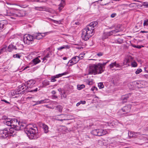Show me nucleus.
Wrapping results in <instances>:
<instances>
[{
	"instance_id": "nucleus-1",
	"label": "nucleus",
	"mask_w": 148,
	"mask_h": 148,
	"mask_svg": "<svg viewBox=\"0 0 148 148\" xmlns=\"http://www.w3.org/2000/svg\"><path fill=\"white\" fill-rule=\"evenodd\" d=\"M98 25V22L94 21L90 23L82 31V37L84 41H87L94 34V29Z\"/></svg>"
},
{
	"instance_id": "nucleus-2",
	"label": "nucleus",
	"mask_w": 148,
	"mask_h": 148,
	"mask_svg": "<svg viewBox=\"0 0 148 148\" xmlns=\"http://www.w3.org/2000/svg\"><path fill=\"white\" fill-rule=\"evenodd\" d=\"M108 62L103 64L99 63L97 64H93L90 66L88 70V74H94V75L101 73L104 69L103 66L105 65Z\"/></svg>"
},
{
	"instance_id": "nucleus-3",
	"label": "nucleus",
	"mask_w": 148,
	"mask_h": 148,
	"mask_svg": "<svg viewBox=\"0 0 148 148\" xmlns=\"http://www.w3.org/2000/svg\"><path fill=\"white\" fill-rule=\"evenodd\" d=\"M27 136L31 139H36L39 137L37 127L32 126L31 125L27 126L26 130H25Z\"/></svg>"
},
{
	"instance_id": "nucleus-4",
	"label": "nucleus",
	"mask_w": 148,
	"mask_h": 148,
	"mask_svg": "<svg viewBox=\"0 0 148 148\" xmlns=\"http://www.w3.org/2000/svg\"><path fill=\"white\" fill-rule=\"evenodd\" d=\"M4 123L8 126H10L12 128H14L16 130L18 126L19 125V122L17 119H7L3 121Z\"/></svg>"
},
{
	"instance_id": "nucleus-5",
	"label": "nucleus",
	"mask_w": 148,
	"mask_h": 148,
	"mask_svg": "<svg viewBox=\"0 0 148 148\" xmlns=\"http://www.w3.org/2000/svg\"><path fill=\"white\" fill-rule=\"evenodd\" d=\"M36 82V81L34 80H30L26 82L25 84H23L21 86H19V88L20 89V90H22L23 91H25L27 89L31 88Z\"/></svg>"
},
{
	"instance_id": "nucleus-6",
	"label": "nucleus",
	"mask_w": 148,
	"mask_h": 148,
	"mask_svg": "<svg viewBox=\"0 0 148 148\" xmlns=\"http://www.w3.org/2000/svg\"><path fill=\"white\" fill-rule=\"evenodd\" d=\"M5 15L11 16L10 18L12 19H15V17H21L24 15V12L22 11H19L17 13H14L12 12L8 11Z\"/></svg>"
},
{
	"instance_id": "nucleus-7",
	"label": "nucleus",
	"mask_w": 148,
	"mask_h": 148,
	"mask_svg": "<svg viewBox=\"0 0 148 148\" xmlns=\"http://www.w3.org/2000/svg\"><path fill=\"white\" fill-rule=\"evenodd\" d=\"M32 35L28 34L25 35L24 36L23 38V41L25 43L29 44L30 43H32L33 41Z\"/></svg>"
},
{
	"instance_id": "nucleus-8",
	"label": "nucleus",
	"mask_w": 148,
	"mask_h": 148,
	"mask_svg": "<svg viewBox=\"0 0 148 148\" xmlns=\"http://www.w3.org/2000/svg\"><path fill=\"white\" fill-rule=\"evenodd\" d=\"M8 130L6 129L0 130V139H5L7 138L10 134Z\"/></svg>"
},
{
	"instance_id": "nucleus-9",
	"label": "nucleus",
	"mask_w": 148,
	"mask_h": 148,
	"mask_svg": "<svg viewBox=\"0 0 148 148\" xmlns=\"http://www.w3.org/2000/svg\"><path fill=\"white\" fill-rule=\"evenodd\" d=\"M111 29L110 28L106 29L104 31L102 39L103 40L106 39L111 35Z\"/></svg>"
},
{
	"instance_id": "nucleus-10",
	"label": "nucleus",
	"mask_w": 148,
	"mask_h": 148,
	"mask_svg": "<svg viewBox=\"0 0 148 148\" xmlns=\"http://www.w3.org/2000/svg\"><path fill=\"white\" fill-rule=\"evenodd\" d=\"M131 106L130 105L124 106L120 110V112L122 114H125L130 112L131 110Z\"/></svg>"
},
{
	"instance_id": "nucleus-11",
	"label": "nucleus",
	"mask_w": 148,
	"mask_h": 148,
	"mask_svg": "<svg viewBox=\"0 0 148 148\" xmlns=\"http://www.w3.org/2000/svg\"><path fill=\"white\" fill-rule=\"evenodd\" d=\"M80 54L79 56H76L73 57L71 60L69 61V62L71 64H70V66H72L73 64H74L77 63L80 59Z\"/></svg>"
},
{
	"instance_id": "nucleus-12",
	"label": "nucleus",
	"mask_w": 148,
	"mask_h": 148,
	"mask_svg": "<svg viewBox=\"0 0 148 148\" xmlns=\"http://www.w3.org/2000/svg\"><path fill=\"white\" fill-rule=\"evenodd\" d=\"M42 33H34L32 35L33 40L34 39L40 40L44 36L42 35Z\"/></svg>"
},
{
	"instance_id": "nucleus-13",
	"label": "nucleus",
	"mask_w": 148,
	"mask_h": 148,
	"mask_svg": "<svg viewBox=\"0 0 148 148\" xmlns=\"http://www.w3.org/2000/svg\"><path fill=\"white\" fill-rule=\"evenodd\" d=\"M8 24V21L6 20L0 21V31H2L5 28Z\"/></svg>"
},
{
	"instance_id": "nucleus-14",
	"label": "nucleus",
	"mask_w": 148,
	"mask_h": 148,
	"mask_svg": "<svg viewBox=\"0 0 148 148\" xmlns=\"http://www.w3.org/2000/svg\"><path fill=\"white\" fill-rule=\"evenodd\" d=\"M145 83L144 81H137L135 82V85L138 88H143L145 87Z\"/></svg>"
},
{
	"instance_id": "nucleus-15",
	"label": "nucleus",
	"mask_w": 148,
	"mask_h": 148,
	"mask_svg": "<svg viewBox=\"0 0 148 148\" xmlns=\"http://www.w3.org/2000/svg\"><path fill=\"white\" fill-rule=\"evenodd\" d=\"M58 130L59 132H62L63 134H65L69 130L66 127L64 126H60L58 128Z\"/></svg>"
},
{
	"instance_id": "nucleus-16",
	"label": "nucleus",
	"mask_w": 148,
	"mask_h": 148,
	"mask_svg": "<svg viewBox=\"0 0 148 148\" xmlns=\"http://www.w3.org/2000/svg\"><path fill=\"white\" fill-rule=\"evenodd\" d=\"M26 127L27 126L25 123L22 122H19V125L16 128V130H22L25 128V130H26Z\"/></svg>"
},
{
	"instance_id": "nucleus-17",
	"label": "nucleus",
	"mask_w": 148,
	"mask_h": 148,
	"mask_svg": "<svg viewBox=\"0 0 148 148\" xmlns=\"http://www.w3.org/2000/svg\"><path fill=\"white\" fill-rule=\"evenodd\" d=\"M120 26L118 25L115 28L114 27H112V34H115L116 33L120 32L121 30L120 28Z\"/></svg>"
},
{
	"instance_id": "nucleus-18",
	"label": "nucleus",
	"mask_w": 148,
	"mask_h": 148,
	"mask_svg": "<svg viewBox=\"0 0 148 148\" xmlns=\"http://www.w3.org/2000/svg\"><path fill=\"white\" fill-rule=\"evenodd\" d=\"M97 136H101L104 135L106 134V132L105 130L102 129H97Z\"/></svg>"
},
{
	"instance_id": "nucleus-19",
	"label": "nucleus",
	"mask_w": 148,
	"mask_h": 148,
	"mask_svg": "<svg viewBox=\"0 0 148 148\" xmlns=\"http://www.w3.org/2000/svg\"><path fill=\"white\" fill-rule=\"evenodd\" d=\"M65 5V0H62L61 2L58 5V10L60 12L63 8Z\"/></svg>"
},
{
	"instance_id": "nucleus-20",
	"label": "nucleus",
	"mask_w": 148,
	"mask_h": 148,
	"mask_svg": "<svg viewBox=\"0 0 148 148\" xmlns=\"http://www.w3.org/2000/svg\"><path fill=\"white\" fill-rule=\"evenodd\" d=\"M40 125L42 126V128L43 129L45 133H46L48 132V126L44 123H41Z\"/></svg>"
},
{
	"instance_id": "nucleus-21",
	"label": "nucleus",
	"mask_w": 148,
	"mask_h": 148,
	"mask_svg": "<svg viewBox=\"0 0 148 148\" xmlns=\"http://www.w3.org/2000/svg\"><path fill=\"white\" fill-rule=\"evenodd\" d=\"M112 70H113V69H112V68L114 67H116V68H114V70H118V69H116L117 67H120L121 66L119 64L116 63V62H115L113 63H112Z\"/></svg>"
},
{
	"instance_id": "nucleus-22",
	"label": "nucleus",
	"mask_w": 148,
	"mask_h": 148,
	"mask_svg": "<svg viewBox=\"0 0 148 148\" xmlns=\"http://www.w3.org/2000/svg\"><path fill=\"white\" fill-rule=\"evenodd\" d=\"M131 95V93H129V94L127 95H126L123 96L122 99L123 101V103H125L126 102L127 100V99L129 97V96H130Z\"/></svg>"
},
{
	"instance_id": "nucleus-23",
	"label": "nucleus",
	"mask_w": 148,
	"mask_h": 148,
	"mask_svg": "<svg viewBox=\"0 0 148 148\" xmlns=\"http://www.w3.org/2000/svg\"><path fill=\"white\" fill-rule=\"evenodd\" d=\"M138 134L137 133H135L132 132H130L128 133V135L130 137H134L136 138Z\"/></svg>"
},
{
	"instance_id": "nucleus-24",
	"label": "nucleus",
	"mask_w": 148,
	"mask_h": 148,
	"mask_svg": "<svg viewBox=\"0 0 148 148\" xmlns=\"http://www.w3.org/2000/svg\"><path fill=\"white\" fill-rule=\"evenodd\" d=\"M8 49V51L11 52L12 50L16 49V46H14L13 45L11 44L9 46Z\"/></svg>"
},
{
	"instance_id": "nucleus-25",
	"label": "nucleus",
	"mask_w": 148,
	"mask_h": 148,
	"mask_svg": "<svg viewBox=\"0 0 148 148\" xmlns=\"http://www.w3.org/2000/svg\"><path fill=\"white\" fill-rule=\"evenodd\" d=\"M102 2L101 3V5H106L110 2V0H99Z\"/></svg>"
},
{
	"instance_id": "nucleus-26",
	"label": "nucleus",
	"mask_w": 148,
	"mask_h": 148,
	"mask_svg": "<svg viewBox=\"0 0 148 148\" xmlns=\"http://www.w3.org/2000/svg\"><path fill=\"white\" fill-rule=\"evenodd\" d=\"M69 72H66L62 73L59 74L55 76V77L56 78H58L59 77H62V75H66Z\"/></svg>"
},
{
	"instance_id": "nucleus-27",
	"label": "nucleus",
	"mask_w": 148,
	"mask_h": 148,
	"mask_svg": "<svg viewBox=\"0 0 148 148\" xmlns=\"http://www.w3.org/2000/svg\"><path fill=\"white\" fill-rule=\"evenodd\" d=\"M15 130H16L14 128H12L10 130V131H8L9 132V136H13V135L15 134L14 133V131Z\"/></svg>"
},
{
	"instance_id": "nucleus-28",
	"label": "nucleus",
	"mask_w": 148,
	"mask_h": 148,
	"mask_svg": "<svg viewBox=\"0 0 148 148\" xmlns=\"http://www.w3.org/2000/svg\"><path fill=\"white\" fill-rule=\"evenodd\" d=\"M32 62L34 65H35L40 62V60H39L38 58H36L33 59L32 60Z\"/></svg>"
},
{
	"instance_id": "nucleus-29",
	"label": "nucleus",
	"mask_w": 148,
	"mask_h": 148,
	"mask_svg": "<svg viewBox=\"0 0 148 148\" xmlns=\"http://www.w3.org/2000/svg\"><path fill=\"white\" fill-rule=\"evenodd\" d=\"M69 48V47L68 45H63V46L58 48L57 49L58 50H61L63 49Z\"/></svg>"
},
{
	"instance_id": "nucleus-30",
	"label": "nucleus",
	"mask_w": 148,
	"mask_h": 148,
	"mask_svg": "<svg viewBox=\"0 0 148 148\" xmlns=\"http://www.w3.org/2000/svg\"><path fill=\"white\" fill-rule=\"evenodd\" d=\"M62 107L60 105H58L56 106V110H58L60 112H61L62 111Z\"/></svg>"
},
{
	"instance_id": "nucleus-31",
	"label": "nucleus",
	"mask_w": 148,
	"mask_h": 148,
	"mask_svg": "<svg viewBox=\"0 0 148 148\" xmlns=\"http://www.w3.org/2000/svg\"><path fill=\"white\" fill-rule=\"evenodd\" d=\"M42 101H41V100L39 101H33V102L34 103H35L34 104L33 106H35L40 104H42Z\"/></svg>"
},
{
	"instance_id": "nucleus-32",
	"label": "nucleus",
	"mask_w": 148,
	"mask_h": 148,
	"mask_svg": "<svg viewBox=\"0 0 148 148\" xmlns=\"http://www.w3.org/2000/svg\"><path fill=\"white\" fill-rule=\"evenodd\" d=\"M34 8L36 10L39 11H42L45 9L43 7H35Z\"/></svg>"
},
{
	"instance_id": "nucleus-33",
	"label": "nucleus",
	"mask_w": 148,
	"mask_h": 148,
	"mask_svg": "<svg viewBox=\"0 0 148 148\" xmlns=\"http://www.w3.org/2000/svg\"><path fill=\"white\" fill-rule=\"evenodd\" d=\"M85 87V86L84 85L82 84V85H77V88L79 90H81L82 89L84 88Z\"/></svg>"
},
{
	"instance_id": "nucleus-34",
	"label": "nucleus",
	"mask_w": 148,
	"mask_h": 148,
	"mask_svg": "<svg viewBox=\"0 0 148 148\" xmlns=\"http://www.w3.org/2000/svg\"><path fill=\"white\" fill-rule=\"evenodd\" d=\"M97 129H95L93 130H92L91 132V133L92 134L95 135L96 136H97V135H98V134H97Z\"/></svg>"
},
{
	"instance_id": "nucleus-35",
	"label": "nucleus",
	"mask_w": 148,
	"mask_h": 148,
	"mask_svg": "<svg viewBox=\"0 0 148 148\" xmlns=\"http://www.w3.org/2000/svg\"><path fill=\"white\" fill-rule=\"evenodd\" d=\"M60 94L62 98L63 97L64 98H66V96L65 95V92L64 91H62L61 92Z\"/></svg>"
},
{
	"instance_id": "nucleus-36",
	"label": "nucleus",
	"mask_w": 148,
	"mask_h": 148,
	"mask_svg": "<svg viewBox=\"0 0 148 148\" xmlns=\"http://www.w3.org/2000/svg\"><path fill=\"white\" fill-rule=\"evenodd\" d=\"M6 47V46H5L4 47H3L1 49V50H0V55L2 54L3 53V52L5 51Z\"/></svg>"
},
{
	"instance_id": "nucleus-37",
	"label": "nucleus",
	"mask_w": 148,
	"mask_h": 148,
	"mask_svg": "<svg viewBox=\"0 0 148 148\" xmlns=\"http://www.w3.org/2000/svg\"><path fill=\"white\" fill-rule=\"evenodd\" d=\"M43 85L45 86H46L49 85V82L47 80H45L42 82Z\"/></svg>"
},
{
	"instance_id": "nucleus-38",
	"label": "nucleus",
	"mask_w": 148,
	"mask_h": 148,
	"mask_svg": "<svg viewBox=\"0 0 148 148\" xmlns=\"http://www.w3.org/2000/svg\"><path fill=\"white\" fill-rule=\"evenodd\" d=\"M131 64L132 66L134 67H136L137 66V64L135 62H132Z\"/></svg>"
},
{
	"instance_id": "nucleus-39",
	"label": "nucleus",
	"mask_w": 148,
	"mask_h": 148,
	"mask_svg": "<svg viewBox=\"0 0 148 148\" xmlns=\"http://www.w3.org/2000/svg\"><path fill=\"white\" fill-rule=\"evenodd\" d=\"M98 86L100 89L103 88L104 86L102 83H99L98 84Z\"/></svg>"
},
{
	"instance_id": "nucleus-40",
	"label": "nucleus",
	"mask_w": 148,
	"mask_h": 148,
	"mask_svg": "<svg viewBox=\"0 0 148 148\" xmlns=\"http://www.w3.org/2000/svg\"><path fill=\"white\" fill-rule=\"evenodd\" d=\"M142 71V70L141 69H138L136 71L135 73L137 75L139 74Z\"/></svg>"
},
{
	"instance_id": "nucleus-41",
	"label": "nucleus",
	"mask_w": 148,
	"mask_h": 148,
	"mask_svg": "<svg viewBox=\"0 0 148 148\" xmlns=\"http://www.w3.org/2000/svg\"><path fill=\"white\" fill-rule=\"evenodd\" d=\"M13 57L14 58H20L21 56L19 55V54H16L15 55H14L13 56Z\"/></svg>"
},
{
	"instance_id": "nucleus-42",
	"label": "nucleus",
	"mask_w": 148,
	"mask_h": 148,
	"mask_svg": "<svg viewBox=\"0 0 148 148\" xmlns=\"http://www.w3.org/2000/svg\"><path fill=\"white\" fill-rule=\"evenodd\" d=\"M131 58V57H130L128 59H125V61L127 62V64H128L129 63L131 62L130 60Z\"/></svg>"
},
{
	"instance_id": "nucleus-43",
	"label": "nucleus",
	"mask_w": 148,
	"mask_h": 148,
	"mask_svg": "<svg viewBox=\"0 0 148 148\" xmlns=\"http://www.w3.org/2000/svg\"><path fill=\"white\" fill-rule=\"evenodd\" d=\"M122 41L121 40V39H119L116 40H115V42L116 43H119V44L121 43Z\"/></svg>"
},
{
	"instance_id": "nucleus-44",
	"label": "nucleus",
	"mask_w": 148,
	"mask_h": 148,
	"mask_svg": "<svg viewBox=\"0 0 148 148\" xmlns=\"http://www.w3.org/2000/svg\"><path fill=\"white\" fill-rule=\"evenodd\" d=\"M49 57V53H47L46 55L43 58V61L45 60H46V58H48Z\"/></svg>"
},
{
	"instance_id": "nucleus-45",
	"label": "nucleus",
	"mask_w": 148,
	"mask_h": 148,
	"mask_svg": "<svg viewBox=\"0 0 148 148\" xmlns=\"http://www.w3.org/2000/svg\"><path fill=\"white\" fill-rule=\"evenodd\" d=\"M86 83L88 85H91L92 84L93 82L92 80L90 81L87 80L86 81Z\"/></svg>"
},
{
	"instance_id": "nucleus-46",
	"label": "nucleus",
	"mask_w": 148,
	"mask_h": 148,
	"mask_svg": "<svg viewBox=\"0 0 148 148\" xmlns=\"http://www.w3.org/2000/svg\"><path fill=\"white\" fill-rule=\"evenodd\" d=\"M143 25L144 26H145L148 25V21H145L143 23Z\"/></svg>"
},
{
	"instance_id": "nucleus-47",
	"label": "nucleus",
	"mask_w": 148,
	"mask_h": 148,
	"mask_svg": "<svg viewBox=\"0 0 148 148\" xmlns=\"http://www.w3.org/2000/svg\"><path fill=\"white\" fill-rule=\"evenodd\" d=\"M41 101H42V103H47L49 102V100L48 99H45L44 100H41Z\"/></svg>"
},
{
	"instance_id": "nucleus-48",
	"label": "nucleus",
	"mask_w": 148,
	"mask_h": 148,
	"mask_svg": "<svg viewBox=\"0 0 148 148\" xmlns=\"http://www.w3.org/2000/svg\"><path fill=\"white\" fill-rule=\"evenodd\" d=\"M55 78H56L55 77V76L53 77H52L51 78V82H55L56 81Z\"/></svg>"
},
{
	"instance_id": "nucleus-49",
	"label": "nucleus",
	"mask_w": 148,
	"mask_h": 148,
	"mask_svg": "<svg viewBox=\"0 0 148 148\" xmlns=\"http://www.w3.org/2000/svg\"><path fill=\"white\" fill-rule=\"evenodd\" d=\"M38 91V88H36L34 90H32L29 91L31 92H36Z\"/></svg>"
},
{
	"instance_id": "nucleus-50",
	"label": "nucleus",
	"mask_w": 148,
	"mask_h": 148,
	"mask_svg": "<svg viewBox=\"0 0 148 148\" xmlns=\"http://www.w3.org/2000/svg\"><path fill=\"white\" fill-rule=\"evenodd\" d=\"M97 90L98 89H97V88L95 86H94L93 87H92L91 89V90L92 91H94L95 90Z\"/></svg>"
},
{
	"instance_id": "nucleus-51",
	"label": "nucleus",
	"mask_w": 148,
	"mask_h": 148,
	"mask_svg": "<svg viewBox=\"0 0 148 148\" xmlns=\"http://www.w3.org/2000/svg\"><path fill=\"white\" fill-rule=\"evenodd\" d=\"M103 55V53L101 52H100L97 54V55L98 56H101Z\"/></svg>"
},
{
	"instance_id": "nucleus-52",
	"label": "nucleus",
	"mask_w": 148,
	"mask_h": 148,
	"mask_svg": "<svg viewBox=\"0 0 148 148\" xmlns=\"http://www.w3.org/2000/svg\"><path fill=\"white\" fill-rule=\"evenodd\" d=\"M52 98L53 99H55L58 98L57 96L55 95H53L52 96Z\"/></svg>"
},
{
	"instance_id": "nucleus-53",
	"label": "nucleus",
	"mask_w": 148,
	"mask_h": 148,
	"mask_svg": "<svg viewBox=\"0 0 148 148\" xmlns=\"http://www.w3.org/2000/svg\"><path fill=\"white\" fill-rule=\"evenodd\" d=\"M1 101H2L5 102L6 103L10 104V102H9L8 101H7L5 99H1Z\"/></svg>"
},
{
	"instance_id": "nucleus-54",
	"label": "nucleus",
	"mask_w": 148,
	"mask_h": 148,
	"mask_svg": "<svg viewBox=\"0 0 148 148\" xmlns=\"http://www.w3.org/2000/svg\"><path fill=\"white\" fill-rule=\"evenodd\" d=\"M81 104H85L86 102V101H79Z\"/></svg>"
},
{
	"instance_id": "nucleus-55",
	"label": "nucleus",
	"mask_w": 148,
	"mask_h": 148,
	"mask_svg": "<svg viewBox=\"0 0 148 148\" xmlns=\"http://www.w3.org/2000/svg\"><path fill=\"white\" fill-rule=\"evenodd\" d=\"M123 64L124 65H129V64H127V63L125 61V59L124 60Z\"/></svg>"
},
{
	"instance_id": "nucleus-56",
	"label": "nucleus",
	"mask_w": 148,
	"mask_h": 148,
	"mask_svg": "<svg viewBox=\"0 0 148 148\" xmlns=\"http://www.w3.org/2000/svg\"><path fill=\"white\" fill-rule=\"evenodd\" d=\"M116 14L115 13L112 14V18L116 16Z\"/></svg>"
},
{
	"instance_id": "nucleus-57",
	"label": "nucleus",
	"mask_w": 148,
	"mask_h": 148,
	"mask_svg": "<svg viewBox=\"0 0 148 148\" xmlns=\"http://www.w3.org/2000/svg\"><path fill=\"white\" fill-rule=\"evenodd\" d=\"M145 70L146 71H147V73H148V66L145 67Z\"/></svg>"
},
{
	"instance_id": "nucleus-58",
	"label": "nucleus",
	"mask_w": 148,
	"mask_h": 148,
	"mask_svg": "<svg viewBox=\"0 0 148 148\" xmlns=\"http://www.w3.org/2000/svg\"><path fill=\"white\" fill-rule=\"evenodd\" d=\"M144 5L146 6L147 7H148V3H144Z\"/></svg>"
},
{
	"instance_id": "nucleus-59",
	"label": "nucleus",
	"mask_w": 148,
	"mask_h": 148,
	"mask_svg": "<svg viewBox=\"0 0 148 148\" xmlns=\"http://www.w3.org/2000/svg\"><path fill=\"white\" fill-rule=\"evenodd\" d=\"M56 92L55 90H53L51 92V93L53 95H54L56 94Z\"/></svg>"
},
{
	"instance_id": "nucleus-60",
	"label": "nucleus",
	"mask_w": 148,
	"mask_h": 148,
	"mask_svg": "<svg viewBox=\"0 0 148 148\" xmlns=\"http://www.w3.org/2000/svg\"><path fill=\"white\" fill-rule=\"evenodd\" d=\"M81 104V103H80V102H78V103H77L76 104V106H79L80 104Z\"/></svg>"
},
{
	"instance_id": "nucleus-61",
	"label": "nucleus",
	"mask_w": 148,
	"mask_h": 148,
	"mask_svg": "<svg viewBox=\"0 0 148 148\" xmlns=\"http://www.w3.org/2000/svg\"><path fill=\"white\" fill-rule=\"evenodd\" d=\"M75 24L76 25H79V23L78 22H75Z\"/></svg>"
},
{
	"instance_id": "nucleus-62",
	"label": "nucleus",
	"mask_w": 148,
	"mask_h": 148,
	"mask_svg": "<svg viewBox=\"0 0 148 148\" xmlns=\"http://www.w3.org/2000/svg\"><path fill=\"white\" fill-rule=\"evenodd\" d=\"M58 90L60 92H61L62 91H63L61 89V88H60L58 89Z\"/></svg>"
},
{
	"instance_id": "nucleus-63",
	"label": "nucleus",
	"mask_w": 148,
	"mask_h": 148,
	"mask_svg": "<svg viewBox=\"0 0 148 148\" xmlns=\"http://www.w3.org/2000/svg\"><path fill=\"white\" fill-rule=\"evenodd\" d=\"M141 47L140 46H137L136 48L140 49L141 48Z\"/></svg>"
},
{
	"instance_id": "nucleus-64",
	"label": "nucleus",
	"mask_w": 148,
	"mask_h": 148,
	"mask_svg": "<svg viewBox=\"0 0 148 148\" xmlns=\"http://www.w3.org/2000/svg\"><path fill=\"white\" fill-rule=\"evenodd\" d=\"M63 59L64 60H66L67 59V58L66 57L63 58Z\"/></svg>"
}]
</instances>
